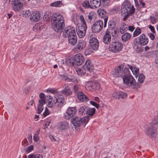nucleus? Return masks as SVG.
Returning a JSON list of instances; mask_svg holds the SVG:
<instances>
[{
    "instance_id": "f257e3e1",
    "label": "nucleus",
    "mask_w": 158,
    "mask_h": 158,
    "mask_svg": "<svg viewBox=\"0 0 158 158\" xmlns=\"http://www.w3.org/2000/svg\"><path fill=\"white\" fill-rule=\"evenodd\" d=\"M113 75L115 77H122L124 84L128 87H132V89H136L140 88V85L136 83L135 79L130 74L128 68H125L123 70L120 66H118L115 69Z\"/></svg>"
},
{
    "instance_id": "f03ea898",
    "label": "nucleus",
    "mask_w": 158,
    "mask_h": 158,
    "mask_svg": "<svg viewBox=\"0 0 158 158\" xmlns=\"http://www.w3.org/2000/svg\"><path fill=\"white\" fill-rule=\"evenodd\" d=\"M52 17L51 23L53 29L57 32H62L65 25L63 16L57 13L55 14Z\"/></svg>"
},
{
    "instance_id": "7ed1b4c3",
    "label": "nucleus",
    "mask_w": 158,
    "mask_h": 158,
    "mask_svg": "<svg viewBox=\"0 0 158 158\" xmlns=\"http://www.w3.org/2000/svg\"><path fill=\"white\" fill-rule=\"evenodd\" d=\"M135 9L129 1H125L123 3L121 9V15L123 18V20L126 21L127 18L134 14Z\"/></svg>"
},
{
    "instance_id": "20e7f679",
    "label": "nucleus",
    "mask_w": 158,
    "mask_h": 158,
    "mask_svg": "<svg viewBox=\"0 0 158 158\" xmlns=\"http://www.w3.org/2000/svg\"><path fill=\"white\" fill-rule=\"evenodd\" d=\"M89 120V117L88 116H85L82 118L75 116L71 119L72 124L71 126L73 130L74 129L76 130V128L79 127L81 124H83L85 126L88 123Z\"/></svg>"
},
{
    "instance_id": "39448f33",
    "label": "nucleus",
    "mask_w": 158,
    "mask_h": 158,
    "mask_svg": "<svg viewBox=\"0 0 158 158\" xmlns=\"http://www.w3.org/2000/svg\"><path fill=\"white\" fill-rule=\"evenodd\" d=\"M158 127V125L152 121L150 125L146 129L145 134L150 138H155L157 135L156 129Z\"/></svg>"
},
{
    "instance_id": "423d86ee",
    "label": "nucleus",
    "mask_w": 158,
    "mask_h": 158,
    "mask_svg": "<svg viewBox=\"0 0 158 158\" xmlns=\"http://www.w3.org/2000/svg\"><path fill=\"white\" fill-rule=\"evenodd\" d=\"M84 61V57L80 53L77 54L73 57L70 58L69 60V62L70 64V65L72 66H80Z\"/></svg>"
},
{
    "instance_id": "0eeeda50",
    "label": "nucleus",
    "mask_w": 158,
    "mask_h": 158,
    "mask_svg": "<svg viewBox=\"0 0 158 158\" xmlns=\"http://www.w3.org/2000/svg\"><path fill=\"white\" fill-rule=\"evenodd\" d=\"M123 48V45L122 43L118 41H112L110 44L109 50L113 53L119 52Z\"/></svg>"
},
{
    "instance_id": "6e6552de",
    "label": "nucleus",
    "mask_w": 158,
    "mask_h": 158,
    "mask_svg": "<svg viewBox=\"0 0 158 158\" xmlns=\"http://www.w3.org/2000/svg\"><path fill=\"white\" fill-rule=\"evenodd\" d=\"M9 2L15 11H19L23 7V3L21 0H10Z\"/></svg>"
},
{
    "instance_id": "1a4fd4ad",
    "label": "nucleus",
    "mask_w": 158,
    "mask_h": 158,
    "mask_svg": "<svg viewBox=\"0 0 158 158\" xmlns=\"http://www.w3.org/2000/svg\"><path fill=\"white\" fill-rule=\"evenodd\" d=\"M103 22L101 20L96 21L92 26V32L94 33L99 32L104 27Z\"/></svg>"
},
{
    "instance_id": "9d476101",
    "label": "nucleus",
    "mask_w": 158,
    "mask_h": 158,
    "mask_svg": "<svg viewBox=\"0 0 158 158\" xmlns=\"http://www.w3.org/2000/svg\"><path fill=\"white\" fill-rule=\"evenodd\" d=\"M86 46L85 41L83 40H79L77 44L74 47L73 51L76 52H78L84 49Z\"/></svg>"
},
{
    "instance_id": "9b49d317",
    "label": "nucleus",
    "mask_w": 158,
    "mask_h": 158,
    "mask_svg": "<svg viewBox=\"0 0 158 158\" xmlns=\"http://www.w3.org/2000/svg\"><path fill=\"white\" fill-rule=\"evenodd\" d=\"M75 34V28L70 26L66 27L63 31V35L65 38H67L68 36Z\"/></svg>"
},
{
    "instance_id": "f8f14e48",
    "label": "nucleus",
    "mask_w": 158,
    "mask_h": 158,
    "mask_svg": "<svg viewBox=\"0 0 158 158\" xmlns=\"http://www.w3.org/2000/svg\"><path fill=\"white\" fill-rule=\"evenodd\" d=\"M87 29V26H79L76 27L77 32L80 38H82L85 36Z\"/></svg>"
},
{
    "instance_id": "ddd939ff",
    "label": "nucleus",
    "mask_w": 158,
    "mask_h": 158,
    "mask_svg": "<svg viewBox=\"0 0 158 158\" xmlns=\"http://www.w3.org/2000/svg\"><path fill=\"white\" fill-rule=\"evenodd\" d=\"M76 112V110L75 107H69L67 109L64 116L67 119H69L70 117L73 116Z\"/></svg>"
},
{
    "instance_id": "4468645a",
    "label": "nucleus",
    "mask_w": 158,
    "mask_h": 158,
    "mask_svg": "<svg viewBox=\"0 0 158 158\" xmlns=\"http://www.w3.org/2000/svg\"><path fill=\"white\" fill-rule=\"evenodd\" d=\"M89 42L90 47L94 50L96 51L98 49L99 42L97 39L92 37L90 39Z\"/></svg>"
},
{
    "instance_id": "2eb2a0df",
    "label": "nucleus",
    "mask_w": 158,
    "mask_h": 158,
    "mask_svg": "<svg viewBox=\"0 0 158 158\" xmlns=\"http://www.w3.org/2000/svg\"><path fill=\"white\" fill-rule=\"evenodd\" d=\"M83 67L86 70L90 73L92 72L94 69V66L92 62L89 60H87L86 61L85 64L83 66Z\"/></svg>"
},
{
    "instance_id": "dca6fc26",
    "label": "nucleus",
    "mask_w": 158,
    "mask_h": 158,
    "mask_svg": "<svg viewBox=\"0 0 158 158\" xmlns=\"http://www.w3.org/2000/svg\"><path fill=\"white\" fill-rule=\"evenodd\" d=\"M55 106L57 107H60L62 106L64 102V99L63 96H59L56 98L55 101L54 100Z\"/></svg>"
},
{
    "instance_id": "f3484780",
    "label": "nucleus",
    "mask_w": 158,
    "mask_h": 158,
    "mask_svg": "<svg viewBox=\"0 0 158 158\" xmlns=\"http://www.w3.org/2000/svg\"><path fill=\"white\" fill-rule=\"evenodd\" d=\"M63 89L61 91L62 94L66 96H68L72 94V91L68 85H64L63 86Z\"/></svg>"
},
{
    "instance_id": "a211bd4d",
    "label": "nucleus",
    "mask_w": 158,
    "mask_h": 158,
    "mask_svg": "<svg viewBox=\"0 0 158 158\" xmlns=\"http://www.w3.org/2000/svg\"><path fill=\"white\" fill-rule=\"evenodd\" d=\"M139 43L141 45H145L148 42V38L146 37L144 34H142L139 37Z\"/></svg>"
},
{
    "instance_id": "6ab92c4d",
    "label": "nucleus",
    "mask_w": 158,
    "mask_h": 158,
    "mask_svg": "<svg viewBox=\"0 0 158 158\" xmlns=\"http://www.w3.org/2000/svg\"><path fill=\"white\" fill-rule=\"evenodd\" d=\"M60 79L67 82H72L77 83L78 82L77 79L75 77L71 76L72 78L69 77L65 75H60Z\"/></svg>"
},
{
    "instance_id": "aec40b11",
    "label": "nucleus",
    "mask_w": 158,
    "mask_h": 158,
    "mask_svg": "<svg viewBox=\"0 0 158 158\" xmlns=\"http://www.w3.org/2000/svg\"><path fill=\"white\" fill-rule=\"evenodd\" d=\"M107 13L106 11L104 10H101L99 12V15L103 18L104 24V28L106 27L108 17L106 16Z\"/></svg>"
},
{
    "instance_id": "412c9836",
    "label": "nucleus",
    "mask_w": 158,
    "mask_h": 158,
    "mask_svg": "<svg viewBox=\"0 0 158 158\" xmlns=\"http://www.w3.org/2000/svg\"><path fill=\"white\" fill-rule=\"evenodd\" d=\"M68 41L69 43L72 46H74L77 42V37L76 35L73 34L70 36H68Z\"/></svg>"
},
{
    "instance_id": "4be33fe9",
    "label": "nucleus",
    "mask_w": 158,
    "mask_h": 158,
    "mask_svg": "<svg viewBox=\"0 0 158 158\" xmlns=\"http://www.w3.org/2000/svg\"><path fill=\"white\" fill-rule=\"evenodd\" d=\"M96 14L93 11H91L85 17V19L86 21L88 23H91L92 21H94L96 18Z\"/></svg>"
},
{
    "instance_id": "5701e85b",
    "label": "nucleus",
    "mask_w": 158,
    "mask_h": 158,
    "mask_svg": "<svg viewBox=\"0 0 158 158\" xmlns=\"http://www.w3.org/2000/svg\"><path fill=\"white\" fill-rule=\"evenodd\" d=\"M77 96L79 100L81 102H87L89 100L88 98L82 92H78Z\"/></svg>"
},
{
    "instance_id": "b1692460",
    "label": "nucleus",
    "mask_w": 158,
    "mask_h": 158,
    "mask_svg": "<svg viewBox=\"0 0 158 158\" xmlns=\"http://www.w3.org/2000/svg\"><path fill=\"white\" fill-rule=\"evenodd\" d=\"M40 18V14L38 12L35 11L32 13L30 19L32 21L36 22L39 20Z\"/></svg>"
},
{
    "instance_id": "393cba45",
    "label": "nucleus",
    "mask_w": 158,
    "mask_h": 158,
    "mask_svg": "<svg viewBox=\"0 0 158 158\" xmlns=\"http://www.w3.org/2000/svg\"><path fill=\"white\" fill-rule=\"evenodd\" d=\"M56 13L53 14L50 11H48L46 12L44 16V19L46 21H49L51 19L52 20V16Z\"/></svg>"
},
{
    "instance_id": "a878e982",
    "label": "nucleus",
    "mask_w": 158,
    "mask_h": 158,
    "mask_svg": "<svg viewBox=\"0 0 158 158\" xmlns=\"http://www.w3.org/2000/svg\"><path fill=\"white\" fill-rule=\"evenodd\" d=\"M108 32L106 33L103 38V41L105 44H108L110 43L111 40V36Z\"/></svg>"
},
{
    "instance_id": "bb28decb",
    "label": "nucleus",
    "mask_w": 158,
    "mask_h": 158,
    "mask_svg": "<svg viewBox=\"0 0 158 158\" xmlns=\"http://www.w3.org/2000/svg\"><path fill=\"white\" fill-rule=\"evenodd\" d=\"M116 27L115 22L113 20H110L108 23V28L106 29V32H109L110 30H113Z\"/></svg>"
},
{
    "instance_id": "cd10ccee",
    "label": "nucleus",
    "mask_w": 158,
    "mask_h": 158,
    "mask_svg": "<svg viewBox=\"0 0 158 158\" xmlns=\"http://www.w3.org/2000/svg\"><path fill=\"white\" fill-rule=\"evenodd\" d=\"M90 2L92 6L98 8L101 5V0H90Z\"/></svg>"
},
{
    "instance_id": "c85d7f7f",
    "label": "nucleus",
    "mask_w": 158,
    "mask_h": 158,
    "mask_svg": "<svg viewBox=\"0 0 158 158\" xmlns=\"http://www.w3.org/2000/svg\"><path fill=\"white\" fill-rule=\"evenodd\" d=\"M87 107L85 106H81L78 109V113L79 114L85 115L87 112Z\"/></svg>"
},
{
    "instance_id": "c756f323",
    "label": "nucleus",
    "mask_w": 158,
    "mask_h": 158,
    "mask_svg": "<svg viewBox=\"0 0 158 158\" xmlns=\"http://www.w3.org/2000/svg\"><path fill=\"white\" fill-rule=\"evenodd\" d=\"M87 85H88L89 87H91V89H97V88H98V87H99V84L98 83L94 82H90Z\"/></svg>"
},
{
    "instance_id": "7c9ffc66",
    "label": "nucleus",
    "mask_w": 158,
    "mask_h": 158,
    "mask_svg": "<svg viewBox=\"0 0 158 158\" xmlns=\"http://www.w3.org/2000/svg\"><path fill=\"white\" fill-rule=\"evenodd\" d=\"M87 112L86 115L87 116H92L95 114V109L94 108H90L87 107Z\"/></svg>"
},
{
    "instance_id": "2f4dec72",
    "label": "nucleus",
    "mask_w": 158,
    "mask_h": 158,
    "mask_svg": "<svg viewBox=\"0 0 158 158\" xmlns=\"http://www.w3.org/2000/svg\"><path fill=\"white\" fill-rule=\"evenodd\" d=\"M45 103H43L41 102V100H40L37 106V112L39 114H40L41 112L43 111L44 108L43 107V105Z\"/></svg>"
},
{
    "instance_id": "473e14b6",
    "label": "nucleus",
    "mask_w": 158,
    "mask_h": 158,
    "mask_svg": "<svg viewBox=\"0 0 158 158\" xmlns=\"http://www.w3.org/2000/svg\"><path fill=\"white\" fill-rule=\"evenodd\" d=\"M82 6L85 9L92 8V6L89 1L85 0L82 3Z\"/></svg>"
},
{
    "instance_id": "72a5a7b5",
    "label": "nucleus",
    "mask_w": 158,
    "mask_h": 158,
    "mask_svg": "<svg viewBox=\"0 0 158 158\" xmlns=\"http://www.w3.org/2000/svg\"><path fill=\"white\" fill-rule=\"evenodd\" d=\"M145 78L144 75L143 74H140L138 78V82L136 83H138L140 85V87L141 86V84L143 82Z\"/></svg>"
},
{
    "instance_id": "f704fd0d",
    "label": "nucleus",
    "mask_w": 158,
    "mask_h": 158,
    "mask_svg": "<svg viewBox=\"0 0 158 158\" xmlns=\"http://www.w3.org/2000/svg\"><path fill=\"white\" fill-rule=\"evenodd\" d=\"M131 37L130 34L128 33H126L122 36V40L123 42H125L129 40Z\"/></svg>"
},
{
    "instance_id": "c9c22d12",
    "label": "nucleus",
    "mask_w": 158,
    "mask_h": 158,
    "mask_svg": "<svg viewBox=\"0 0 158 158\" xmlns=\"http://www.w3.org/2000/svg\"><path fill=\"white\" fill-rule=\"evenodd\" d=\"M86 70L83 67L81 68H78L76 69L77 74L80 76H82L85 74Z\"/></svg>"
},
{
    "instance_id": "e433bc0d",
    "label": "nucleus",
    "mask_w": 158,
    "mask_h": 158,
    "mask_svg": "<svg viewBox=\"0 0 158 158\" xmlns=\"http://www.w3.org/2000/svg\"><path fill=\"white\" fill-rule=\"evenodd\" d=\"M69 126V124L68 123L63 122L60 123V128L62 130H63L67 128Z\"/></svg>"
},
{
    "instance_id": "4c0bfd02",
    "label": "nucleus",
    "mask_w": 158,
    "mask_h": 158,
    "mask_svg": "<svg viewBox=\"0 0 158 158\" xmlns=\"http://www.w3.org/2000/svg\"><path fill=\"white\" fill-rule=\"evenodd\" d=\"M39 97L40 98V99L39 100V102L40 100H41L42 103L45 104L46 96L44 94L42 93H40L39 95Z\"/></svg>"
},
{
    "instance_id": "58836bf2",
    "label": "nucleus",
    "mask_w": 158,
    "mask_h": 158,
    "mask_svg": "<svg viewBox=\"0 0 158 158\" xmlns=\"http://www.w3.org/2000/svg\"><path fill=\"white\" fill-rule=\"evenodd\" d=\"M62 5V3L60 1L55 2L50 4V6H52L60 7Z\"/></svg>"
},
{
    "instance_id": "ea45409f",
    "label": "nucleus",
    "mask_w": 158,
    "mask_h": 158,
    "mask_svg": "<svg viewBox=\"0 0 158 158\" xmlns=\"http://www.w3.org/2000/svg\"><path fill=\"white\" fill-rule=\"evenodd\" d=\"M141 30L140 28L137 27L133 32V36L136 37L141 33Z\"/></svg>"
},
{
    "instance_id": "a19ab883",
    "label": "nucleus",
    "mask_w": 158,
    "mask_h": 158,
    "mask_svg": "<svg viewBox=\"0 0 158 158\" xmlns=\"http://www.w3.org/2000/svg\"><path fill=\"white\" fill-rule=\"evenodd\" d=\"M28 158H43L41 155L39 154H36V155L34 154H30L28 156Z\"/></svg>"
},
{
    "instance_id": "79ce46f5",
    "label": "nucleus",
    "mask_w": 158,
    "mask_h": 158,
    "mask_svg": "<svg viewBox=\"0 0 158 158\" xmlns=\"http://www.w3.org/2000/svg\"><path fill=\"white\" fill-rule=\"evenodd\" d=\"M120 9L119 6H116L114 7L110 10V12L112 14L117 13Z\"/></svg>"
},
{
    "instance_id": "37998d69",
    "label": "nucleus",
    "mask_w": 158,
    "mask_h": 158,
    "mask_svg": "<svg viewBox=\"0 0 158 158\" xmlns=\"http://www.w3.org/2000/svg\"><path fill=\"white\" fill-rule=\"evenodd\" d=\"M79 18L81 22L82 23L81 26H87L86 23L83 16L82 15H80L79 17Z\"/></svg>"
},
{
    "instance_id": "c03bdc74",
    "label": "nucleus",
    "mask_w": 158,
    "mask_h": 158,
    "mask_svg": "<svg viewBox=\"0 0 158 158\" xmlns=\"http://www.w3.org/2000/svg\"><path fill=\"white\" fill-rule=\"evenodd\" d=\"M128 26H123V27H121L119 29L120 32L122 34L124 33L125 32L128 31Z\"/></svg>"
},
{
    "instance_id": "a18cd8bd",
    "label": "nucleus",
    "mask_w": 158,
    "mask_h": 158,
    "mask_svg": "<svg viewBox=\"0 0 158 158\" xmlns=\"http://www.w3.org/2000/svg\"><path fill=\"white\" fill-rule=\"evenodd\" d=\"M130 68L134 74H135L136 75L138 74V75L139 71V69L138 68L135 67L133 69V67L132 66L130 67Z\"/></svg>"
},
{
    "instance_id": "49530a36",
    "label": "nucleus",
    "mask_w": 158,
    "mask_h": 158,
    "mask_svg": "<svg viewBox=\"0 0 158 158\" xmlns=\"http://www.w3.org/2000/svg\"><path fill=\"white\" fill-rule=\"evenodd\" d=\"M93 49L92 48H88L86 49L84 52L85 55L87 56L91 54L93 52Z\"/></svg>"
},
{
    "instance_id": "de8ad7c7",
    "label": "nucleus",
    "mask_w": 158,
    "mask_h": 158,
    "mask_svg": "<svg viewBox=\"0 0 158 158\" xmlns=\"http://www.w3.org/2000/svg\"><path fill=\"white\" fill-rule=\"evenodd\" d=\"M33 149L34 147L32 145H31L26 148L25 150V152L26 153H28L33 150Z\"/></svg>"
},
{
    "instance_id": "09e8293b",
    "label": "nucleus",
    "mask_w": 158,
    "mask_h": 158,
    "mask_svg": "<svg viewBox=\"0 0 158 158\" xmlns=\"http://www.w3.org/2000/svg\"><path fill=\"white\" fill-rule=\"evenodd\" d=\"M112 96L115 99H119V92H115L113 93L112 94Z\"/></svg>"
},
{
    "instance_id": "8fccbe9b",
    "label": "nucleus",
    "mask_w": 158,
    "mask_h": 158,
    "mask_svg": "<svg viewBox=\"0 0 158 158\" xmlns=\"http://www.w3.org/2000/svg\"><path fill=\"white\" fill-rule=\"evenodd\" d=\"M73 90L74 92V93H76L77 94L78 92H81L80 91V88L77 85L74 86Z\"/></svg>"
},
{
    "instance_id": "3c124183",
    "label": "nucleus",
    "mask_w": 158,
    "mask_h": 158,
    "mask_svg": "<svg viewBox=\"0 0 158 158\" xmlns=\"http://www.w3.org/2000/svg\"><path fill=\"white\" fill-rule=\"evenodd\" d=\"M120 98H124L127 97V94L124 92H119Z\"/></svg>"
},
{
    "instance_id": "603ef678",
    "label": "nucleus",
    "mask_w": 158,
    "mask_h": 158,
    "mask_svg": "<svg viewBox=\"0 0 158 158\" xmlns=\"http://www.w3.org/2000/svg\"><path fill=\"white\" fill-rule=\"evenodd\" d=\"M90 102L92 105L94 106L97 109H98L99 107V104L94 101H91Z\"/></svg>"
},
{
    "instance_id": "864d4df0",
    "label": "nucleus",
    "mask_w": 158,
    "mask_h": 158,
    "mask_svg": "<svg viewBox=\"0 0 158 158\" xmlns=\"http://www.w3.org/2000/svg\"><path fill=\"white\" fill-rule=\"evenodd\" d=\"M150 18L151 19V22L152 24H154L156 23V20L154 17L151 16Z\"/></svg>"
},
{
    "instance_id": "5fc2aeb1",
    "label": "nucleus",
    "mask_w": 158,
    "mask_h": 158,
    "mask_svg": "<svg viewBox=\"0 0 158 158\" xmlns=\"http://www.w3.org/2000/svg\"><path fill=\"white\" fill-rule=\"evenodd\" d=\"M102 2L104 6H107L109 3L110 0H102Z\"/></svg>"
},
{
    "instance_id": "6e6d98bb",
    "label": "nucleus",
    "mask_w": 158,
    "mask_h": 158,
    "mask_svg": "<svg viewBox=\"0 0 158 158\" xmlns=\"http://www.w3.org/2000/svg\"><path fill=\"white\" fill-rule=\"evenodd\" d=\"M26 13L25 15L26 16H25V17H28L30 16L31 15V12L30 10H26Z\"/></svg>"
},
{
    "instance_id": "4d7b16f0",
    "label": "nucleus",
    "mask_w": 158,
    "mask_h": 158,
    "mask_svg": "<svg viewBox=\"0 0 158 158\" xmlns=\"http://www.w3.org/2000/svg\"><path fill=\"white\" fill-rule=\"evenodd\" d=\"M26 12L25 10H22L20 11V12L19 13V15L20 16H23L24 17H25V16H26Z\"/></svg>"
},
{
    "instance_id": "13d9d810",
    "label": "nucleus",
    "mask_w": 158,
    "mask_h": 158,
    "mask_svg": "<svg viewBox=\"0 0 158 158\" xmlns=\"http://www.w3.org/2000/svg\"><path fill=\"white\" fill-rule=\"evenodd\" d=\"M149 28L150 29L151 31L154 33H155V28L153 26L151 25H150L149 27Z\"/></svg>"
},
{
    "instance_id": "bf43d9fd",
    "label": "nucleus",
    "mask_w": 158,
    "mask_h": 158,
    "mask_svg": "<svg viewBox=\"0 0 158 158\" xmlns=\"http://www.w3.org/2000/svg\"><path fill=\"white\" fill-rule=\"evenodd\" d=\"M127 28L128 30L132 32L134 30L135 27L133 26H128V27H127Z\"/></svg>"
},
{
    "instance_id": "052dcab7",
    "label": "nucleus",
    "mask_w": 158,
    "mask_h": 158,
    "mask_svg": "<svg viewBox=\"0 0 158 158\" xmlns=\"http://www.w3.org/2000/svg\"><path fill=\"white\" fill-rule=\"evenodd\" d=\"M148 35L152 40H153L155 39V36L152 33H149L148 34Z\"/></svg>"
},
{
    "instance_id": "680f3d73",
    "label": "nucleus",
    "mask_w": 158,
    "mask_h": 158,
    "mask_svg": "<svg viewBox=\"0 0 158 158\" xmlns=\"http://www.w3.org/2000/svg\"><path fill=\"white\" fill-rule=\"evenodd\" d=\"M50 112H49V110H47L45 111L43 114V115L44 117H46L47 115L49 114Z\"/></svg>"
},
{
    "instance_id": "e2e57ef3",
    "label": "nucleus",
    "mask_w": 158,
    "mask_h": 158,
    "mask_svg": "<svg viewBox=\"0 0 158 158\" xmlns=\"http://www.w3.org/2000/svg\"><path fill=\"white\" fill-rule=\"evenodd\" d=\"M33 139L35 142H37L39 140V137L38 136L35 135L33 136Z\"/></svg>"
},
{
    "instance_id": "0e129e2a",
    "label": "nucleus",
    "mask_w": 158,
    "mask_h": 158,
    "mask_svg": "<svg viewBox=\"0 0 158 158\" xmlns=\"http://www.w3.org/2000/svg\"><path fill=\"white\" fill-rule=\"evenodd\" d=\"M136 51L137 53H138L139 52H142V50L141 48L138 46H137L136 47Z\"/></svg>"
},
{
    "instance_id": "69168bd1",
    "label": "nucleus",
    "mask_w": 158,
    "mask_h": 158,
    "mask_svg": "<svg viewBox=\"0 0 158 158\" xmlns=\"http://www.w3.org/2000/svg\"><path fill=\"white\" fill-rule=\"evenodd\" d=\"M52 100L51 101H49L48 102V106L49 107H52Z\"/></svg>"
},
{
    "instance_id": "338daca9",
    "label": "nucleus",
    "mask_w": 158,
    "mask_h": 158,
    "mask_svg": "<svg viewBox=\"0 0 158 158\" xmlns=\"http://www.w3.org/2000/svg\"><path fill=\"white\" fill-rule=\"evenodd\" d=\"M140 5H142V7L143 8L144 7V6L145 5V3L144 2H143L142 0H139Z\"/></svg>"
},
{
    "instance_id": "774afa93",
    "label": "nucleus",
    "mask_w": 158,
    "mask_h": 158,
    "mask_svg": "<svg viewBox=\"0 0 158 158\" xmlns=\"http://www.w3.org/2000/svg\"><path fill=\"white\" fill-rule=\"evenodd\" d=\"M135 46H137L138 44H139V41H138L137 40V38H135L133 42Z\"/></svg>"
}]
</instances>
